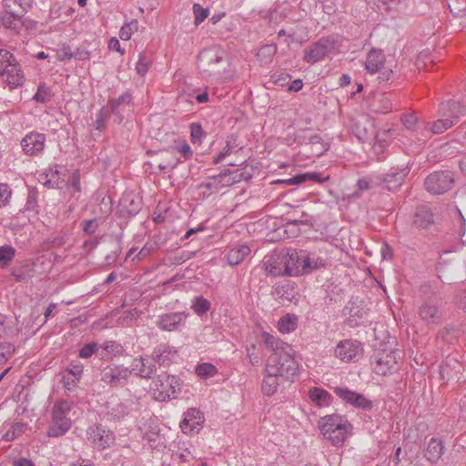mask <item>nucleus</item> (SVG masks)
Returning a JSON list of instances; mask_svg holds the SVG:
<instances>
[{
  "mask_svg": "<svg viewBox=\"0 0 466 466\" xmlns=\"http://www.w3.org/2000/svg\"><path fill=\"white\" fill-rule=\"evenodd\" d=\"M439 113L442 116L455 120V124L459 118L465 114V108L459 101L449 100L442 102L439 106Z\"/></svg>",
  "mask_w": 466,
  "mask_h": 466,
  "instance_id": "obj_24",
  "label": "nucleus"
},
{
  "mask_svg": "<svg viewBox=\"0 0 466 466\" xmlns=\"http://www.w3.org/2000/svg\"><path fill=\"white\" fill-rule=\"evenodd\" d=\"M132 101V96L129 92L123 93L118 98H113L108 100V106L110 107L113 114L117 116V120L120 123L123 120L121 110L123 106H129Z\"/></svg>",
  "mask_w": 466,
  "mask_h": 466,
  "instance_id": "obj_31",
  "label": "nucleus"
},
{
  "mask_svg": "<svg viewBox=\"0 0 466 466\" xmlns=\"http://www.w3.org/2000/svg\"><path fill=\"white\" fill-rule=\"evenodd\" d=\"M284 259V254L278 255L276 257L270 258L267 262V271L272 276H281L286 275V267L282 261Z\"/></svg>",
  "mask_w": 466,
  "mask_h": 466,
  "instance_id": "obj_38",
  "label": "nucleus"
},
{
  "mask_svg": "<svg viewBox=\"0 0 466 466\" xmlns=\"http://www.w3.org/2000/svg\"><path fill=\"white\" fill-rule=\"evenodd\" d=\"M339 48V44L335 36L321 37L304 50L303 60L313 65L323 60L329 54L337 52Z\"/></svg>",
  "mask_w": 466,
  "mask_h": 466,
  "instance_id": "obj_8",
  "label": "nucleus"
},
{
  "mask_svg": "<svg viewBox=\"0 0 466 466\" xmlns=\"http://www.w3.org/2000/svg\"><path fill=\"white\" fill-rule=\"evenodd\" d=\"M0 78L11 89L22 86L25 76L15 57L6 49H0Z\"/></svg>",
  "mask_w": 466,
  "mask_h": 466,
  "instance_id": "obj_4",
  "label": "nucleus"
},
{
  "mask_svg": "<svg viewBox=\"0 0 466 466\" xmlns=\"http://www.w3.org/2000/svg\"><path fill=\"white\" fill-rule=\"evenodd\" d=\"M159 162L157 167L162 173H167L177 167L181 161L175 154L172 147L158 151Z\"/></svg>",
  "mask_w": 466,
  "mask_h": 466,
  "instance_id": "obj_23",
  "label": "nucleus"
},
{
  "mask_svg": "<svg viewBox=\"0 0 466 466\" xmlns=\"http://www.w3.org/2000/svg\"><path fill=\"white\" fill-rule=\"evenodd\" d=\"M50 90L45 85H40L33 99L38 103H46L50 100Z\"/></svg>",
  "mask_w": 466,
  "mask_h": 466,
  "instance_id": "obj_56",
  "label": "nucleus"
},
{
  "mask_svg": "<svg viewBox=\"0 0 466 466\" xmlns=\"http://www.w3.org/2000/svg\"><path fill=\"white\" fill-rule=\"evenodd\" d=\"M15 248L11 246H3L0 248V264L5 267L15 257Z\"/></svg>",
  "mask_w": 466,
  "mask_h": 466,
  "instance_id": "obj_54",
  "label": "nucleus"
},
{
  "mask_svg": "<svg viewBox=\"0 0 466 466\" xmlns=\"http://www.w3.org/2000/svg\"><path fill=\"white\" fill-rule=\"evenodd\" d=\"M187 315L185 312H173L159 316L157 325L166 331H175L179 326L184 325Z\"/></svg>",
  "mask_w": 466,
  "mask_h": 466,
  "instance_id": "obj_19",
  "label": "nucleus"
},
{
  "mask_svg": "<svg viewBox=\"0 0 466 466\" xmlns=\"http://www.w3.org/2000/svg\"><path fill=\"white\" fill-rule=\"evenodd\" d=\"M279 376L274 372L267 371L265 366V374L261 384V391L265 396H273L279 387Z\"/></svg>",
  "mask_w": 466,
  "mask_h": 466,
  "instance_id": "obj_29",
  "label": "nucleus"
},
{
  "mask_svg": "<svg viewBox=\"0 0 466 466\" xmlns=\"http://www.w3.org/2000/svg\"><path fill=\"white\" fill-rule=\"evenodd\" d=\"M391 135V129H382L377 131L375 135V141L373 143V149L377 154H381L384 152L385 148L390 144Z\"/></svg>",
  "mask_w": 466,
  "mask_h": 466,
  "instance_id": "obj_37",
  "label": "nucleus"
},
{
  "mask_svg": "<svg viewBox=\"0 0 466 466\" xmlns=\"http://www.w3.org/2000/svg\"><path fill=\"white\" fill-rule=\"evenodd\" d=\"M329 179V176H323L319 172L311 171L295 175L289 179H279L275 183H282L285 185H300L307 181H313L317 183H323Z\"/></svg>",
  "mask_w": 466,
  "mask_h": 466,
  "instance_id": "obj_22",
  "label": "nucleus"
},
{
  "mask_svg": "<svg viewBox=\"0 0 466 466\" xmlns=\"http://www.w3.org/2000/svg\"><path fill=\"white\" fill-rule=\"evenodd\" d=\"M336 395L346 403L364 410H370L372 409V401L367 399L364 395L353 391L346 387H336L334 388Z\"/></svg>",
  "mask_w": 466,
  "mask_h": 466,
  "instance_id": "obj_14",
  "label": "nucleus"
},
{
  "mask_svg": "<svg viewBox=\"0 0 466 466\" xmlns=\"http://www.w3.org/2000/svg\"><path fill=\"white\" fill-rule=\"evenodd\" d=\"M318 425L323 438L335 447H341L352 431L350 421L339 414L321 417Z\"/></svg>",
  "mask_w": 466,
  "mask_h": 466,
  "instance_id": "obj_1",
  "label": "nucleus"
},
{
  "mask_svg": "<svg viewBox=\"0 0 466 466\" xmlns=\"http://www.w3.org/2000/svg\"><path fill=\"white\" fill-rule=\"evenodd\" d=\"M403 126L409 130H415L418 125V117L414 112L403 114L400 117Z\"/></svg>",
  "mask_w": 466,
  "mask_h": 466,
  "instance_id": "obj_57",
  "label": "nucleus"
},
{
  "mask_svg": "<svg viewBox=\"0 0 466 466\" xmlns=\"http://www.w3.org/2000/svg\"><path fill=\"white\" fill-rule=\"evenodd\" d=\"M56 56L59 61L70 60L74 58V52L69 46H64L57 51Z\"/></svg>",
  "mask_w": 466,
  "mask_h": 466,
  "instance_id": "obj_63",
  "label": "nucleus"
},
{
  "mask_svg": "<svg viewBox=\"0 0 466 466\" xmlns=\"http://www.w3.org/2000/svg\"><path fill=\"white\" fill-rule=\"evenodd\" d=\"M276 53L277 46L275 45H265L258 49L257 56L261 64L268 65L271 63Z\"/></svg>",
  "mask_w": 466,
  "mask_h": 466,
  "instance_id": "obj_44",
  "label": "nucleus"
},
{
  "mask_svg": "<svg viewBox=\"0 0 466 466\" xmlns=\"http://www.w3.org/2000/svg\"><path fill=\"white\" fill-rule=\"evenodd\" d=\"M261 340L266 348H268L271 353H278L280 352V350H288L290 347L289 344L287 342H284L283 340L279 339V338L269 334L267 331H263L261 333Z\"/></svg>",
  "mask_w": 466,
  "mask_h": 466,
  "instance_id": "obj_32",
  "label": "nucleus"
},
{
  "mask_svg": "<svg viewBox=\"0 0 466 466\" xmlns=\"http://www.w3.org/2000/svg\"><path fill=\"white\" fill-rule=\"evenodd\" d=\"M453 181L452 174L450 171L435 172L427 177L425 187L430 193L440 195L450 190Z\"/></svg>",
  "mask_w": 466,
  "mask_h": 466,
  "instance_id": "obj_12",
  "label": "nucleus"
},
{
  "mask_svg": "<svg viewBox=\"0 0 466 466\" xmlns=\"http://www.w3.org/2000/svg\"><path fill=\"white\" fill-rule=\"evenodd\" d=\"M250 248L246 245H240L229 250L227 259L229 265L239 264L249 254Z\"/></svg>",
  "mask_w": 466,
  "mask_h": 466,
  "instance_id": "obj_39",
  "label": "nucleus"
},
{
  "mask_svg": "<svg viewBox=\"0 0 466 466\" xmlns=\"http://www.w3.org/2000/svg\"><path fill=\"white\" fill-rule=\"evenodd\" d=\"M222 187H229L233 184L240 182L241 180H248L251 175L246 173L244 168L235 170H226L218 174Z\"/></svg>",
  "mask_w": 466,
  "mask_h": 466,
  "instance_id": "obj_26",
  "label": "nucleus"
},
{
  "mask_svg": "<svg viewBox=\"0 0 466 466\" xmlns=\"http://www.w3.org/2000/svg\"><path fill=\"white\" fill-rule=\"evenodd\" d=\"M334 356L344 362L358 361L363 356V346L355 339L340 340L334 348Z\"/></svg>",
  "mask_w": 466,
  "mask_h": 466,
  "instance_id": "obj_10",
  "label": "nucleus"
},
{
  "mask_svg": "<svg viewBox=\"0 0 466 466\" xmlns=\"http://www.w3.org/2000/svg\"><path fill=\"white\" fill-rule=\"evenodd\" d=\"M95 353H97L99 355L100 347L98 343L91 342L86 344L84 347L81 348V350H79V357L83 359H87L90 358Z\"/></svg>",
  "mask_w": 466,
  "mask_h": 466,
  "instance_id": "obj_55",
  "label": "nucleus"
},
{
  "mask_svg": "<svg viewBox=\"0 0 466 466\" xmlns=\"http://www.w3.org/2000/svg\"><path fill=\"white\" fill-rule=\"evenodd\" d=\"M140 378L149 379L156 372V365L147 356L135 358L129 367Z\"/></svg>",
  "mask_w": 466,
  "mask_h": 466,
  "instance_id": "obj_21",
  "label": "nucleus"
},
{
  "mask_svg": "<svg viewBox=\"0 0 466 466\" xmlns=\"http://www.w3.org/2000/svg\"><path fill=\"white\" fill-rule=\"evenodd\" d=\"M171 147L177 156L179 154L186 160L193 157V151L191 150L190 146L186 141L176 143Z\"/></svg>",
  "mask_w": 466,
  "mask_h": 466,
  "instance_id": "obj_53",
  "label": "nucleus"
},
{
  "mask_svg": "<svg viewBox=\"0 0 466 466\" xmlns=\"http://www.w3.org/2000/svg\"><path fill=\"white\" fill-rule=\"evenodd\" d=\"M419 316L427 325H438L441 322L442 311L437 302L428 300L420 307Z\"/></svg>",
  "mask_w": 466,
  "mask_h": 466,
  "instance_id": "obj_16",
  "label": "nucleus"
},
{
  "mask_svg": "<svg viewBox=\"0 0 466 466\" xmlns=\"http://www.w3.org/2000/svg\"><path fill=\"white\" fill-rule=\"evenodd\" d=\"M414 224L422 228H429L433 224V214L429 208L420 207L414 215Z\"/></svg>",
  "mask_w": 466,
  "mask_h": 466,
  "instance_id": "obj_36",
  "label": "nucleus"
},
{
  "mask_svg": "<svg viewBox=\"0 0 466 466\" xmlns=\"http://www.w3.org/2000/svg\"><path fill=\"white\" fill-rule=\"evenodd\" d=\"M407 174L408 170L406 168H391L390 172L383 177H377V180H379L380 185L392 191L402 184Z\"/></svg>",
  "mask_w": 466,
  "mask_h": 466,
  "instance_id": "obj_20",
  "label": "nucleus"
},
{
  "mask_svg": "<svg viewBox=\"0 0 466 466\" xmlns=\"http://www.w3.org/2000/svg\"><path fill=\"white\" fill-rule=\"evenodd\" d=\"M15 346L10 342L0 343V365L5 364L15 353Z\"/></svg>",
  "mask_w": 466,
  "mask_h": 466,
  "instance_id": "obj_52",
  "label": "nucleus"
},
{
  "mask_svg": "<svg viewBox=\"0 0 466 466\" xmlns=\"http://www.w3.org/2000/svg\"><path fill=\"white\" fill-rule=\"evenodd\" d=\"M380 184L379 180H377V177L374 178L370 177H363L358 179L357 187L360 191H366L372 187L373 185Z\"/></svg>",
  "mask_w": 466,
  "mask_h": 466,
  "instance_id": "obj_59",
  "label": "nucleus"
},
{
  "mask_svg": "<svg viewBox=\"0 0 466 466\" xmlns=\"http://www.w3.org/2000/svg\"><path fill=\"white\" fill-rule=\"evenodd\" d=\"M138 29V22L136 19L131 20L128 23L124 24V25L119 30V37L127 41L131 38L134 32Z\"/></svg>",
  "mask_w": 466,
  "mask_h": 466,
  "instance_id": "obj_47",
  "label": "nucleus"
},
{
  "mask_svg": "<svg viewBox=\"0 0 466 466\" xmlns=\"http://www.w3.org/2000/svg\"><path fill=\"white\" fill-rule=\"evenodd\" d=\"M177 351L174 347L167 344H160L153 350V358L155 361L160 365L165 364L167 360H172L177 357Z\"/></svg>",
  "mask_w": 466,
  "mask_h": 466,
  "instance_id": "obj_30",
  "label": "nucleus"
},
{
  "mask_svg": "<svg viewBox=\"0 0 466 466\" xmlns=\"http://www.w3.org/2000/svg\"><path fill=\"white\" fill-rule=\"evenodd\" d=\"M152 390L157 400L176 399L181 391V381L175 375L161 373L153 380Z\"/></svg>",
  "mask_w": 466,
  "mask_h": 466,
  "instance_id": "obj_7",
  "label": "nucleus"
},
{
  "mask_svg": "<svg viewBox=\"0 0 466 466\" xmlns=\"http://www.w3.org/2000/svg\"><path fill=\"white\" fill-rule=\"evenodd\" d=\"M202 423L203 416L201 411L192 408L184 412V418L180 422V429L186 434L192 433L193 431L198 432Z\"/></svg>",
  "mask_w": 466,
  "mask_h": 466,
  "instance_id": "obj_17",
  "label": "nucleus"
},
{
  "mask_svg": "<svg viewBox=\"0 0 466 466\" xmlns=\"http://www.w3.org/2000/svg\"><path fill=\"white\" fill-rule=\"evenodd\" d=\"M199 188L205 189L209 192H218L222 188L220 178L218 175L209 177L207 181L199 185Z\"/></svg>",
  "mask_w": 466,
  "mask_h": 466,
  "instance_id": "obj_49",
  "label": "nucleus"
},
{
  "mask_svg": "<svg viewBox=\"0 0 466 466\" xmlns=\"http://www.w3.org/2000/svg\"><path fill=\"white\" fill-rule=\"evenodd\" d=\"M371 367L372 370L378 375L387 376L392 374L398 370L395 352L390 350L376 353L373 356Z\"/></svg>",
  "mask_w": 466,
  "mask_h": 466,
  "instance_id": "obj_11",
  "label": "nucleus"
},
{
  "mask_svg": "<svg viewBox=\"0 0 466 466\" xmlns=\"http://www.w3.org/2000/svg\"><path fill=\"white\" fill-rule=\"evenodd\" d=\"M100 347V359L104 360H111L114 357L119 356L122 354L123 347L114 340L106 341Z\"/></svg>",
  "mask_w": 466,
  "mask_h": 466,
  "instance_id": "obj_35",
  "label": "nucleus"
},
{
  "mask_svg": "<svg viewBox=\"0 0 466 466\" xmlns=\"http://www.w3.org/2000/svg\"><path fill=\"white\" fill-rule=\"evenodd\" d=\"M131 375V370L123 365L110 364L101 371V380L111 388L125 386Z\"/></svg>",
  "mask_w": 466,
  "mask_h": 466,
  "instance_id": "obj_9",
  "label": "nucleus"
},
{
  "mask_svg": "<svg viewBox=\"0 0 466 466\" xmlns=\"http://www.w3.org/2000/svg\"><path fill=\"white\" fill-rule=\"evenodd\" d=\"M12 196V190L7 184L0 183V208L7 205Z\"/></svg>",
  "mask_w": 466,
  "mask_h": 466,
  "instance_id": "obj_61",
  "label": "nucleus"
},
{
  "mask_svg": "<svg viewBox=\"0 0 466 466\" xmlns=\"http://www.w3.org/2000/svg\"><path fill=\"white\" fill-rule=\"evenodd\" d=\"M191 309L198 315L208 312L210 309V302L202 296L197 297L192 303Z\"/></svg>",
  "mask_w": 466,
  "mask_h": 466,
  "instance_id": "obj_48",
  "label": "nucleus"
},
{
  "mask_svg": "<svg viewBox=\"0 0 466 466\" xmlns=\"http://www.w3.org/2000/svg\"><path fill=\"white\" fill-rule=\"evenodd\" d=\"M284 259L286 275L294 277L309 274L325 266V260L322 258L304 251L289 250L284 254Z\"/></svg>",
  "mask_w": 466,
  "mask_h": 466,
  "instance_id": "obj_3",
  "label": "nucleus"
},
{
  "mask_svg": "<svg viewBox=\"0 0 466 466\" xmlns=\"http://www.w3.org/2000/svg\"><path fill=\"white\" fill-rule=\"evenodd\" d=\"M455 125V120L443 116L433 123H426L423 128L422 136L426 137L430 134L440 135L444 133Z\"/></svg>",
  "mask_w": 466,
  "mask_h": 466,
  "instance_id": "obj_28",
  "label": "nucleus"
},
{
  "mask_svg": "<svg viewBox=\"0 0 466 466\" xmlns=\"http://www.w3.org/2000/svg\"><path fill=\"white\" fill-rule=\"evenodd\" d=\"M448 5L455 16H463L466 14V0H448Z\"/></svg>",
  "mask_w": 466,
  "mask_h": 466,
  "instance_id": "obj_51",
  "label": "nucleus"
},
{
  "mask_svg": "<svg viewBox=\"0 0 466 466\" xmlns=\"http://www.w3.org/2000/svg\"><path fill=\"white\" fill-rule=\"evenodd\" d=\"M136 70L140 76H145L148 71V63L146 61L143 54L139 55V59L136 65Z\"/></svg>",
  "mask_w": 466,
  "mask_h": 466,
  "instance_id": "obj_64",
  "label": "nucleus"
},
{
  "mask_svg": "<svg viewBox=\"0 0 466 466\" xmlns=\"http://www.w3.org/2000/svg\"><path fill=\"white\" fill-rule=\"evenodd\" d=\"M309 398L312 403L319 407H327L331 403V395L324 389L313 387L309 390Z\"/></svg>",
  "mask_w": 466,
  "mask_h": 466,
  "instance_id": "obj_34",
  "label": "nucleus"
},
{
  "mask_svg": "<svg viewBox=\"0 0 466 466\" xmlns=\"http://www.w3.org/2000/svg\"><path fill=\"white\" fill-rule=\"evenodd\" d=\"M443 451L444 444L442 440L433 437L429 441L424 450V456L428 461L436 463L441 458Z\"/></svg>",
  "mask_w": 466,
  "mask_h": 466,
  "instance_id": "obj_27",
  "label": "nucleus"
},
{
  "mask_svg": "<svg viewBox=\"0 0 466 466\" xmlns=\"http://www.w3.org/2000/svg\"><path fill=\"white\" fill-rule=\"evenodd\" d=\"M385 57L380 50L371 49L366 58L365 68L370 74L380 72L383 69Z\"/></svg>",
  "mask_w": 466,
  "mask_h": 466,
  "instance_id": "obj_25",
  "label": "nucleus"
},
{
  "mask_svg": "<svg viewBox=\"0 0 466 466\" xmlns=\"http://www.w3.org/2000/svg\"><path fill=\"white\" fill-rule=\"evenodd\" d=\"M193 13L195 15V24L197 25H200L209 14L208 9L203 8L199 4H194Z\"/></svg>",
  "mask_w": 466,
  "mask_h": 466,
  "instance_id": "obj_58",
  "label": "nucleus"
},
{
  "mask_svg": "<svg viewBox=\"0 0 466 466\" xmlns=\"http://www.w3.org/2000/svg\"><path fill=\"white\" fill-rule=\"evenodd\" d=\"M196 374L204 380L212 378L218 373V368L209 362L198 364L195 368Z\"/></svg>",
  "mask_w": 466,
  "mask_h": 466,
  "instance_id": "obj_43",
  "label": "nucleus"
},
{
  "mask_svg": "<svg viewBox=\"0 0 466 466\" xmlns=\"http://www.w3.org/2000/svg\"><path fill=\"white\" fill-rule=\"evenodd\" d=\"M4 15L1 16L2 25L5 28L18 30L20 28L19 22L12 15L6 14L4 11Z\"/></svg>",
  "mask_w": 466,
  "mask_h": 466,
  "instance_id": "obj_60",
  "label": "nucleus"
},
{
  "mask_svg": "<svg viewBox=\"0 0 466 466\" xmlns=\"http://www.w3.org/2000/svg\"><path fill=\"white\" fill-rule=\"evenodd\" d=\"M273 296L281 304L293 302L296 299V292L290 284L278 285L274 288Z\"/></svg>",
  "mask_w": 466,
  "mask_h": 466,
  "instance_id": "obj_33",
  "label": "nucleus"
},
{
  "mask_svg": "<svg viewBox=\"0 0 466 466\" xmlns=\"http://www.w3.org/2000/svg\"><path fill=\"white\" fill-rule=\"evenodd\" d=\"M241 149L237 144L236 139L231 138L228 139L223 149L218 153V155L214 158V163L218 164L224 160L227 157L231 154L237 153Z\"/></svg>",
  "mask_w": 466,
  "mask_h": 466,
  "instance_id": "obj_45",
  "label": "nucleus"
},
{
  "mask_svg": "<svg viewBox=\"0 0 466 466\" xmlns=\"http://www.w3.org/2000/svg\"><path fill=\"white\" fill-rule=\"evenodd\" d=\"M298 326V317L293 314H286L278 321V329L283 334L294 331Z\"/></svg>",
  "mask_w": 466,
  "mask_h": 466,
  "instance_id": "obj_41",
  "label": "nucleus"
},
{
  "mask_svg": "<svg viewBox=\"0 0 466 466\" xmlns=\"http://www.w3.org/2000/svg\"><path fill=\"white\" fill-rule=\"evenodd\" d=\"M27 429V424L24 422H15L3 435L5 441H10L22 435Z\"/></svg>",
  "mask_w": 466,
  "mask_h": 466,
  "instance_id": "obj_46",
  "label": "nucleus"
},
{
  "mask_svg": "<svg viewBox=\"0 0 466 466\" xmlns=\"http://www.w3.org/2000/svg\"><path fill=\"white\" fill-rule=\"evenodd\" d=\"M17 331L15 321L11 317L0 314V338H9Z\"/></svg>",
  "mask_w": 466,
  "mask_h": 466,
  "instance_id": "obj_40",
  "label": "nucleus"
},
{
  "mask_svg": "<svg viewBox=\"0 0 466 466\" xmlns=\"http://www.w3.org/2000/svg\"><path fill=\"white\" fill-rule=\"evenodd\" d=\"M71 409L72 405L67 400H61L55 403L46 432L49 437H60L68 431L71 428V419L68 417Z\"/></svg>",
  "mask_w": 466,
  "mask_h": 466,
  "instance_id": "obj_5",
  "label": "nucleus"
},
{
  "mask_svg": "<svg viewBox=\"0 0 466 466\" xmlns=\"http://www.w3.org/2000/svg\"><path fill=\"white\" fill-rule=\"evenodd\" d=\"M141 315V311L137 308L125 310L118 319V323L121 325H130L131 322L137 319Z\"/></svg>",
  "mask_w": 466,
  "mask_h": 466,
  "instance_id": "obj_50",
  "label": "nucleus"
},
{
  "mask_svg": "<svg viewBox=\"0 0 466 466\" xmlns=\"http://www.w3.org/2000/svg\"><path fill=\"white\" fill-rule=\"evenodd\" d=\"M379 104L380 106L374 109L377 113L387 114L392 110V103L388 97H381Z\"/></svg>",
  "mask_w": 466,
  "mask_h": 466,
  "instance_id": "obj_62",
  "label": "nucleus"
},
{
  "mask_svg": "<svg viewBox=\"0 0 466 466\" xmlns=\"http://www.w3.org/2000/svg\"><path fill=\"white\" fill-rule=\"evenodd\" d=\"M226 53L218 46L203 49L198 57V67L201 73L208 76H217L224 64Z\"/></svg>",
  "mask_w": 466,
  "mask_h": 466,
  "instance_id": "obj_6",
  "label": "nucleus"
},
{
  "mask_svg": "<svg viewBox=\"0 0 466 466\" xmlns=\"http://www.w3.org/2000/svg\"><path fill=\"white\" fill-rule=\"evenodd\" d=\"M46 140L45 134L30 132L21 141L23 151L29 156H37L44 151Z\"/></svg>",
  "mask_w": 466,
  "mask_h": 466,
  "instance_id": "obj_15",
  "label": "nucleus"
},
{
  "mask_svg": "<svg viewBox=\"0 0 466 466\" xmlns=\"http://www.w3.org/2000/svg\"><path fill=\"white\" fill-rule=\"evenodd\" d=\"M33 0H2L4 11L21 21L24 15L32 8Z\"/></svg>",
  "mask_w": 466,
  "mask_h": 466,
  "instance_id": "obj_18",
  "label": "nucleus"
},
{
  "mask_svg": "<svg viewBox=\"0 0 466 466\" xmlns=\"http://www.w3.org/2000/svg\"><path fill=\"white\" fill-rule=\"evenodd\" d=\"M86 434L88 441L97 450L109 448L116 441L114 432L101 425L89 427Z\"/></svg>",
  "mask_w": 466,
  "mask_h": 466,
  "instance_id": "obj_13",
  "label": "nucleus"
},
{
  "mask_svg": "<svg viewBox=\"0 0 466 466\" xmlns=\"http://www.w3.org/2000/svg\"><path fill=\"white\" fill-rule=\"evenodd\" d=\"M129 413L128 405L124 402H118L112 406L107 411V419L110 420H121Z\"/></svg>",
  "mask_w": 466,
  "mask_h": 466,
  "instance_id": "obj_42",
  "label": "nucleus"
},
{
  "mask_svg": "<svg viewBox=\"0 0 466 466\" xmlns=\"http://www.w3.org/2000/svg\"><path fill=\"white\" fill-rule=\"evenodd\" d=\"M267 371L274 372L288 381H295L300 371V364L295 358V352L290 346L288 350L271 353L266 362Z\"/></svg>",
  "mask_w": 466,
  "mask_h": 466,
  "instance_id": "obj_2",
  "label": "nucleus"
}]
</instances>
